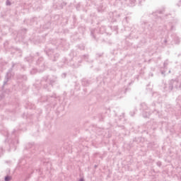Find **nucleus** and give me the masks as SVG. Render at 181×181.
Here are the masks:
<instances>
[{
    "label": "nucleus",
    "instance_id": "f257e3e1",
    "mask_svg": "<svg viewBox=\"0 0 181 181\" xmlns=\"http://www.w3.org/2000/svg\"><path fill=\"white\" fill-rule=\"evenodd\" d=\"M10 179H11L10 177H5V180H6V181H9Z\"/></svg>",
    "mask_w": 181,
    "mask_h": 181
}]
</instances>
